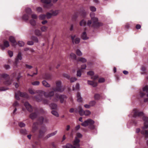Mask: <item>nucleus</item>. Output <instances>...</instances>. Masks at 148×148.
Instances as JSON below:
<instances>
[{"label":"nucleus","mask_w":148,"mask_h":148,"mask_svg":"<svg viewBox=\"0 0 148 148\" xmlns=\"http://www.w3.org/2000/svg\"><path fill=\"white\" fill-rule=\"evenodd\" d=\"M56 87L52 88V89L53 91H51L48 93L43 91H41L42 94H44V96L47 97H51L53 96L54 95V91H57L62 92L65 89V87L61 86V82L60 81L56 82Z\"/></svg>","instance_id":"f257e3e1"},{"label":"nucleus","mask_w":148,"mask_h":148,"mask_svg":"<svg viewBox=\"0 0 148 148\" xmlns=\"http://www.w3.org/2000/svg\"><path fill=\"white\" fill-rule=\"evenodd\" d=\"M47 131V129L45 126L42 127L39 130L38 134H34V143L36 145H40V139L42 138L45 133Z\"/></svg>","instance_id":"f03ea898"},{"label":"nucleus","mask_w":148,"mask_h":148,"mask_svg":"<svg viewBox=\"0 0 148 148\" xmlns=\"http://www.w3.org/2000/svg\"><path fill=\"white\" fill-rule=\"evenodd\" d=\"M9 75H1V77L4 80V83L5 85H10L12 82L15 79V80L18 82L19 81L21 76L20 75H18L16 78L14 77L13 75H11V76Z\"/></svg>","instance_id":"7ed1b4c3"},{"label":"nucleus","mask_w":148,"mask_h":148,"mask_svg":"<svg viewBox=\"0 0 148 148\" xmlns=\"http://www.w3.org/2000/svg\"><path fill=\"white\" fill-rule=\"evenodd\" d=\"M90 16L91 18V20H88L87 23V25L88 26L95 27L103 25L102 23H99L98 22V18L95 17V14L94 13H91Z\"/></svg>","instance_id":"20e7f679"},{"label":"nucleus","mask_w":148,"mask_h":148,"mask_svg":"<svg viewBox=\"0 0 148 148\" xmlns=\"http://www.w3.org/2000/svg\"><path fill=\"white\" fill-rule=\"evenodd\" d=\"M133 113V117H142L143 120L145 121L144 123L145 128L146 129L148 127V117L145 116L143 112H140L137 109H134Z\"/></svg>","instance_id":"39448f33"},{"label":"nucleus","mask_w":148,"mask_h":148,"mask_svg":"<svg viewBox=\"0 0 148 148\" xmlns=\"http://www.w3.org/2000/svg\"><path fill=\"white\" fill-rule=\"evenodd\" d=\"M90 77L93 80V81L90 80L88 81V84L91 85L93 87H95L97 85V83L95 82V81L97 79L98 80L99 83H103L104 82L105 80L104 78L101 77L98 79V75H89Z\"/></svg>","instance_id":"423d86ee"},{"label":"nucleus","mask_w":148,"mask_h":148,"mask_svg":"<svg viewBox=\"0 0 148 148\" xmlns=\"http://www.w3.org/2000/svg\"><path fill=\"white\" fill-rule=\"evenodd\" d=\"M48 120L46 117L44 118L42 116L39 117L37 122H34L33 124L32 127V132L34 133L38 129V125H42L43 122L47 123Z\"/></svg>","instance_id":"0eeeda50"},{"label":"nucleus","mask_w":148,"mask_h":148,"mask_svg":"<svg viewBox=\"0 0 148 148\" xmlns=\"http://www.w3.org/2000/svg\"><path fill=\"white\" fill-rule=\"evenodd\" d=\"M140 95L141 98L144 99L145 102H148V85L145 86L143 90L140 91Z\"/></svg>","instance_id":"6e6552de"},{"label":"nucleus","mask_w":148,"mask_h":148,"mask_svg":"<svg viewBox=\"0 0 148 148\" xmlns=\"http://www.w3.org/2000/svg\"><path fill=\"white\" fill-rule=\"evenodd\" d=\"M94 121L91 119H88L85 121L81 124V125L84 126L86 127L88 126L89 128L91 130H93L95 128V125H94Z\"/></svg>","instance_id":"1a4fd4ad"},{"label":"nucleus","mask_w":148,"mask_h":148,"mask_svg":"<svg viewBox=\"0 0 148 148\" xmlns=\"http://www.w3.org/2000/svg\"><path fill=\"white\" fill-rule=\"evenodd\" d=\"M67 98L66 96L65 95H59L58 94H56L55 95L53 101L57 102L58 101L59 99H60L61 103H62L63 102L64 99Z\"/></svg>","instance_id":"9d476101"},{"label":"nucleus","mask_w":148,"mask_h":148,"mask_svg":"<svg viewBox=\"0 0 148 148\" xmlns=\"http://www.w3.org/2000/svg\"><path fill=\"white\" fill-rule=\"evenodd\" d=\"M78 108L79 110V113L81 116L84 115H85L86 116H88L90 114V112L89 110H86L85 111H84L80 106H78Z\"/></svg>","instance_id":"9b49d317"},{"label":"nucleus","mask_w":148,"mask_h":148,"mask_svg":"<svg viewBox=\"0 0 148 148\" xmlns=\"http://www.w3.org/2000/svg\"><path fill=\"white\" fill-rule=\"evenodd\" d=\"M41 1L45 4L44 6L47 8H49L53 5L51 3V0H41Z\"/></svg>","instance_id":"f8f14e48"},{"label":"nucleus","mask_w":148,"mask_h":148,"mask_svg":"<svg viewBox=\"0 0 148 148\" xmlns=\"http://www.w3.org/2000/svg\"><path fill=\"white\" fill-rule=\"evenodd\" d=\"M41 91H43L42 90H39L38 92V95H37L34 97V98L36 101L38 102H40L42 101L43 98V97L44 96V94H42L41 93Z\"/></svg>","instance_id":"ddd939ff"},{"label":"nucleus","mask_w":148,"mask_h":148,"mask_svg":"<svg viewBox=\"0 0 148 148\" xmlns=\"http://www.w3.org/2000/svg\"><path fill=\"white\" fill-rule=\"evenodd\" d=\"M72 42L73 44H78L80 40V39L78 37H76L75 35H73L71 36Z\"/></svg>","instance_id":"4468645a"},{"label":"nucleus","mask_w":148,"mask_h":148,"mask_svg":"<svg viewBox=\"0 0 148 148\" xmlns=\"http://www.w3.org/2000/svg\"><path fill=\"white\" fill-rule=\"evenodd\" d=\"M26 94L25 93H23L20 91H18L17 93H16L15 95V98L16 99L19 100L20 98L19 96L21 97H25L26 96Z\"/></svg>","instance_id":"2eb2a0df"},{"label":"nucleus","mask_w":148,"mask_h":148,"mask_svg":"<svg viewBox=\"0 0 148 148\" xmlns=\"http://www.w3.org/2000/svg\"><path fill=\"white\" fill-rule=\"evenodd\" d=\"M24 105L29 112H31L33 111L32 107L28 102H25L24 103Z\"/></svg>","instance_id":"dca6fc26"},{"label":"nucleus","mask_w":148,"mask_h":148,"mask_svg":"<svg viewBox=\"0 0 148 148\" xmlns=\"http://www.w3.org/2000/svg\"><path fill=\"white\" fill-rule=\"evenodd\" d=\"M80 140L79 139L76 138L74 141L73 145H74L73 148H78L79 147V142Z\"/></svg>","instance_id":"f3484780"},{"label":"nucleus","mask_w":148,"mask_h":148,"mask_svg":"<svg viewBox=\"0 0 148 148\" xmlns=\"http://www.w3.org/2000/svg\"><path fill=\"white\" fill-rule=\"evenodd\" d=\"M57 131H56L53 132L48 134L46 136L43 138V139L44 140H46L49 138L57 134Z\"/></svg>","instance_id":"a211bd4d"},{"label":"nucleus","mask_w":148,"mask_h":148,"mask_svg":"<svg viewBox=\"0 0 148 148\" xmlns=\"http://www.w3.org/2000/svg\"><path fill=\"white\" fill-rule=\"evenodd\" d=\"M9 45V42L5 40L4 42L3 45H1V47L2 49L4 50L5 48L8 47Z\"/></svg>","instance_id":"6ab92c4d"},{"label":"nucleus","mask_w":148,"mask_h":148,"mask_svg":"<svg viewBox=\"0 0 148 148\" xmlns=\"http://www.w3.org/2000/svg\"><path fill=\"white\" fill-rule=\"evenodd\" d=\"M22 59V54L21 52H19L17 55V58L16 59L15 62L16 65L17 64L19 60H21Z\"/></svg>","instance_id":"aec40b11"},{"label":"nucleus","mask_w":148,"mask_h":148,"mask_svg":"<svg viewBox=\"0 0 148 148\" xmlns=\"http://www.w3.org/2000/svg\"><path fill=\"white\" fill-rule=\"evenodd\" d=\"M51 12L52 13V15L53 16H57L60 12V10H52L51 11Z\"/></svg>","instance_id":"412c9836"},{"label":"nucleus","mask_w":148,"mask_h":148,"mask_svg":"<svg viewBox=\"0 0 148 148\" xmlns=\"http://www.w3.org/2000/svg\"><path fill=\"white\" fill-rule=\"evenodd\" d=\"M37 114L36 112H34L31 113L29 115V117L32 119H34L37 116Z\"/></svg>","instance_id":"4be33fe9"},{"label":"nucleus","mask_w":148,"mask_h":148,"mask_svg":"<svg viewBox=\"0 0 148 148\" xmlns=\"http://www.w3.org/2000/svg\"><path fill=\"white\" fill-rule=\"evenodd\" d=\"M42 77L48 80H50L52 79V76L51 75H42Z\"/></svg>","instance_id":"5701e85b"},{"label":"nucleus","mask_w":148,"mask_h":148,"mask_svg":"<svg viewBox=\"0 0 148 148\" xmlns=\"http://www.w3.org/2000/svg\"><path fill=\"white\" fill-rule=\"evenodd\" d=\"M141 133L145 135L146 137H148V130H146L145 129H143L141 131Z\"/></svg>","instance_id":"b1692460"},{"label":"nucleus","mask_w":148,"mask_h":148,"mask_svg":"<svg viewBox=\"0 0 148 148\" xmlns=\"http://www.w3.org/2000/svg\"><path fill=\"white\" fill-rule=\"evenodd\" d=\"M77 61L82 63H85L87 62V60L85 58L81 57L78 59Z\"/></svg>","instance_id":"393cba45"},{"label":"nucleus","mask_w":148,"mask_h":148,"mask_svg":"<svg viewBox=\"0 0 148 148\" xmlns=\"http://www.w3.org/2000/svg\"><path fill=\"white\" fill-rule=\"evenodd\" d=\"M82 37L83 39L86 40L88 38V37L87 36L86 32H84L82 34Z\"/></svg>","instance_id":"a878e982"},{"label":"nucleus","mask_w":148,"mask_h":148,"mask_svg":"<svg viewBox=\"0 0 148 148\" xmlns=\"http://www.w3.org/2000/svg\"><path fill=\"white\" fill-rule=\"evenodd\" d=\"M42 83L43 85L46 87H49L50 86V84L45 80L42 81Z\"/></svg>","instance_id":"bb28decb"},{"label":"nucleus","mask_w":148,"mask_h":148,"mask_svg":"<svg viewBox=\"0 0 148 148\" xmlns=\"http://www.w3.org/2000/svg\"><path fill=\"white\" fill-rule=\"evenodd\" d=\"M49 106L52 109H56L57 105L55 103H51L49 105Z\"/></svg>","instance_id":"cd10ccee"},{"label":"nucleus","mask_w":148,"mask_h":148,"mask_svg":"<svg viewBox=\"0 0 148 148\" xmlns=\"http://www.w3.org/2000/svg\"><path fill=\"white\" fill-rule=\"evenodd\" d=\"M77 101L78 102H81L82 101V98L81 97L80 93L79 92H78L77 94Z\"/></svg>","instance_id":"c85d7f7f"},{"label":"nucleus","mask_w":148,"mask_h":148,"mask_svg":"<svg viewBox=\"0 0 148 148\" xmlns=\"http://www.w3.org/2000/svg\"><path fill=\"white\" fill-rule=\"evenodd\" d=\"M35 34L36 35L38 36H41L42 35V33L41 31L38 29H36L35 31Z\"/></svg>","instance_id":"c756f323"},{"label":"nucleus","mask_w":148,"mask_h":148,"mask_svg":"<svg viewBox=\"0 0 148 148\" xmlns=\"http://www.w3.org/2000/svg\"><path fill=\"white\" fill-rule=\"evenodd\" d=\"M73 146L70 144L68 143L66 144V145L63 146L62 147L63 148H73Z\"/></svg>","instance_id":"7c9ffc66"},{"label":"nucleus","mask_w":148,"mask_h":148,"mask_svg":"<svg viewBox=\"0 0 148 148\" xmlns=\"http://www.w3.org/2000/svg\"><path fill=\"white\" fill-rule=\"evenodd\" d=\"M9 40L12 43H14L16 42V40L14 37L12 36H10L9 38Z\"/></svg>","instance_id":"2f4dec72"},{"label":"nucleus","mask_w":148,"mask_h":148,"mask_svg":"<svg viewBox=\"0 0 148 148\" xmlns=\"http://www.w3.org/2000/svg\"><path fill=\"white\" fill-rule=\"evenodd\" d=\"M86 21L84 20H82L79 23V25L81 26H85L86 25Z\"/></svg>","instance_id":"473e14b6"},{"label":"nucleus","mask_w":148,"mask_h":148,"mask_svg":"<svg viewBox=\"0 0 148 148\" xmlns=\"http://www.w3.org/2000/svg\"><path fill=\"white\" fill-rule=\"evenodd\" d=\"M48 27L45 26H42L40 28V29L42 32H46L47 29Z\"/></svg>","instance_id":"72a5a7b5"},{"label":"nucleus","mask_w":148,"mask_h":148,"mask_svg":"<svg viewBox=\"0 0 148 148\" xmlns=\"http://www.w3.org/2000/svg\"><path fill=\"white\" fill-rule=\"evenodd\" d=\"M46 18V16L45 14H41L39 16V19L40 20H44Z\"/></svg>","instance_id":"f704fd0d"},{"label":"nucleus","mask_w":148,"mask_h":148,"mask_svg":"<svg viewBox=\"0 0 148 148\" xmlns=\"http://www.w3.org/2000/svg\"><path fill=\"white\" fill-rule=\"evenodd\" d=\"M31 39L33 40L35 42H38V38L34 36H32L31 38Z\"/></svg>","instance_id":"c9c22d12"},{"label":"nucleus","mask_w":148,"mask_h":148,"mask_svg":"<svg viewBox=\"0 0 148 148\" xmlns=\"http://www.w3.org/2000/svg\"><path fill=\"white\" fill-rule=\"evenodd\" d=\"M20 132L21 134L24 135H26L27 134V131L25 129H21Z\"/></svg>","instance_id":"e433bc0d"},{"label":"nucleus","mask_w":148,"mask_h":148,"mask_svg":"<svg viewBox=\"0 0 148 148\" xmlns=\"http://www.w3.org/2000/svg\"><path fill=\"white\" fill-rule=\"evenodd\" d=\"M30 23L32 26H35L36 25V22L34 19H31L30 21Z\"/></svg>","instance_id":"4c0bfd02"},{"label":"nucleus","mask_w":148,"mask_h":148,"mask_svg":"<svg viewBox=\"0 0 148 148\" xmlns=\"http://www.w3.org/2000/svg\"><path fill=\"white\" fill-rule=\"evenodd\" d=\"M70 57L71 59H76V56L75 54L73 53H71L70 54Z\"/></svg>","instance_id":"58836bf2"},{"label":"nucleus","mask_w":148,"mask_h":148,"mask_svg":"<svg viewBox=\"0 0 148 148\" xmlns=\"http://www.w3.org/2000/svg\"><path fill=\"white\" fill-rule=\"evenodd\" d=\"M28 91L29 93L32 95H33L36 92L34 90L31 88L29 89Z\"/></svg>","instance_id":"ea45409f"},{"label":"nucleus","mask_w":148,"mask_h":148,"mask_svg":"<svg viewBox=\"0 0 148 148\" xmlns=\"http://www.w3.org/2000/svg\"><path fill=\"white\" fill-rule=\"evenodd\" d=\"M76 53L77 55L80 56L82 55V53L81 51L79 49H77Z\"/></svg>","instance_id":"a19ab883"},{"label":"nucleus","mask_w":148,"mask_h":148,"mask_svg":"<svg viewBox=\"0 0 148 148\" xmlns=\"http://www.w3.org/2000/svg\"><path fill=\"white\" fill-rule=\"evenodd\" d=\"M94 97L95 99L98 100L100 97V95L98 94H95L94 95Z\"/></svg>","instance_id":"79ce46f5"},{"label":"nucleus","mask_w":148,"mask_h":148,"mask_svg":"<svg viewBox=\"0 0 148 148\" xmlns=\"http://www.w3.org/2000/svg\"><path fill=\"white\" fill-rule=\"evenodd\" d=\"M44 104H48L49 103V101L47 99H43L42 101Z\"/></svg>","instance_id":"37998d69"},{"label":"nucleus","mask_w":148,"mask_h":148,"mask_svg":"<svg viewBox=\"0 0 148 148\" xmlns=\"http://www.w3.org/2000/svg\"><path fill=\"white\" fill-rule=\"evenodd\" d=\"M46 16V17H47V18L48 19L50 18L53 16L51 13H50L49 12L47 13Z\"/></svg>","instance_id":"c03bdc74"},{"label":"nucleus","mask_w":148,"mask_h":148,"mask_svg":"<svg viewBox=\"0 0 148 148\" xmlns=\"http://www.w3.org/2000/svg\"><path fill=\"white\" fill-rule=\"evenodd\" d=\"M23 18L25 21H27L29 19V16L27 14H25L23 16Z\"/></svg>","instance_id":"a18cd8bd"},{"label":"nucleus","mask_w":148,"mask_h":148,"mask_svg":"<svg viewBox=\"0 0 148 148\" xmlns=\"http://www.w3.org/2000/svg\"><path fill=\"white\" fill-rule=\"evenodd\" d=\"M51 113L54 115L56 116V117H58L59 116V114L58 113L56 112L54 110H53L51 111Z\"/></svg>","instance_id":"49530a36"},{"label":"nucleus","mask_w":148,"mask_h":148,"mask_svg":"<svg viewBox=\"0 0 148 148\" xmlns=\"http://www.w3.org/2000/svg\"><path fill=\"white\" fill-rule=\"evenodd\" d=\"M32 85L35 86H38L40 84V82L38 81H34L32 83Z\"/></svg>","instance_id":"de8ad7c7"},{"label":"nucleus","mask_w":148,"mask_h":148,"mask_svg":"<svg viewBox=\"0 0 148 148\" xmlns=\"http://www.w3.org/2000/svg\"><path fill=\"white\" fill-rule=\"evenodd\" d=\"M25 11H26V13H27L28 14H30L31 13V12H32L31 9L29 8H26L25 9Z\"/></svg>","instance_id":"09e8293b"},{"label":"nucleus","mask_w":148,"mask_h":148,"mask_svg":"<svg viewBox=\"0 0 148 148\" xmlns=\"http://www.w3.org/2000/svg\"><path fill=\"white\" fill-rule=\"evenodd\" d=\"M79 88V83H77L75 87V88L74 87L73 88V90H78Z\"/></svg>","instance_id":"8fccbe9b"},{"label":"nucleus","mask_w":148,"mask_h":148,"mask_svg":"<svg viewBox=\"0 0 148 148\" xmlns=\"http://www.w3.org/2000/svg\"><path fill=\"white\" fill-rule=\"evenodd\" d=\"M18 125L21 127H24L25 126V124L22 122H19L18 123Z\"/></svg>","instance_id":"3c124183"},{"label":"nucleus","mask_w":148,"mask_h":148,"mask_svg":"<svg viewBox=\"0 0 148 148\" xmlns=\"http://www.w3.org/2000/svg\"><path fill=\"white\" fill-rule=\"evenodd\" d=\"M24 42L22 41H19L18 42V45L20 47H23L24 45Z\"/></svg>","instance_id":"603ef678"},{"label":"nucleus","mask_w":148,"mask_h":148,"mask_svg":"<svg viewBox=\"0 0 148 148\" xmlns=\"http://www.w3.org/2000/svg\"><path fill=\"white\" fill-rule=\"evenodd\" d=\"M39 112L40 113L45 114V111L42 108H40L38 110Z\"/></svg>","instance_id":"864d4df0"},{"label":"nucleus","mask_w":148,"mask_h":148,"mask_svg":"<svg viewBox=\"0 0 148 148\" xmlns=\"http://www.w3.org/2000/svg\"><path fill=\"white\" fill-rule=\"evenodd\" d=\"M37 11L38 12H42V10L41 8L38 7L36 8Z\"/></svg>","instance_id":"5fc2aeb1"},{"label":"nucleus","mask_w":148,"mask_h":148,"mask_svg":"<svg viewBox=\"0 0 148 148\" xmlns=\"http://www.w3.org/2000/svg\"><path fill=\"white\" fill-rule=\"evenodd\" d=\"M96 103V102L95 101H91L89 102V105L91 106H93L94 105H95V104Z\"/></svg>","instance_id":"6e6d98bb"},{"label":"nucleus","mask_w":148,"mask_h":148,"mask_svg":"<svg viewBox=\"0 0 148 148\" xmlns=\"http://www.w3.org/2000/svg\"><path fill=\"white\" fill-rule=\"evenodd\" d=\"M83 72V70L81 68L77 71V74H81Z\"/></svg>","instance_id":"4d7b16f0"},{"label":"nucleus","mask_w":148,"mask_h":148,"mask_svg":"<svg viewBox=\"0 0 148 148\" xmlns=\"http://www.w3.org/2000/svg\"><path fill=\"white\" fill-rule=\"evenodd\" d=\"M8 55L10 57H12L13 55V52L12 51H8Z\"/></svg>","instance_id":"13d9d810"},{"label":"nucleus","mask_w":148,"mask_h":148,"mask_svg":"<svg viewBox=\"0 0 148 148\" xmlns=\"http://www.w3.org/2000/svg\"><path fill=\"white\" fill-rule=\"evenodd\" d=\"M90 9L91 11L95 12L96 10V8L94 6H91L90 7Z\"/></svg>","instance_id":"bf43d9fd"},{"label":"nucleus","mask_w":148,"mask_h":148,"mask_svg":"<svg viewBox=\"0 0 148 148\" xmlns=\"http://www.w3.org/2000/svg\"><path fill=\"white\" fill-rule=\"evenodd\" d=\"M32 19H36L37 18V16L36 14H33L32 15Z\"/></svg>","instance_id":"052dcab7"},{"label":"nucleus","mask_w":148,"mask_h":148,"mask_svg":"<svg viewBox=\"0 0 148 148\" xmlns=\"http://www.w3.org/2000/svg\"><path fill=\"white\" fill-rule=\"evenodd\" d=\"M77 137H76L75 138H77H77H80L82 137V135L80 133H78L77 134H76ZM76 138H75V139Z\"/></svg>","instance_id":"680f3d73"},{"label":"nucleus","mask_w":148,"mask_h":148,"mask_svg":"<svg viewBox=\"0 0 148 148\" xmlns=\"http://www.w3.org/2000/svg\"><path fill=\"white\" fill-rule=\"evenodd\" d=\"M86 64H84L82 65L81 66L80 68L82 70L86 69Z\"/></svg>","instance_id":"e2e57ef3"},{"label":"nucleus","mask_w":148,"mask_h":148,"mask_svg":"<svg viewBox=\"0 0 148 148\" xmlns=\"http://www.w3.org/2000/svg\"><path fill=\"white\" fill-rule=\"evenodd\" d=\"M77 80V79L75 77H72L70 79V82H73Z\"/></svg>","instance_id":"0e129e2a"},{"label":"nucleus","mask_w":148,"mask_h":148,"mask_svg":"<svg viewBox=\"0 0 148 148\" xmlns=\"http://www.w3.org/2000/svg\"><path fill=\"white\" fill-rule=\"evenodd\" d=\"M25 67L26 68L28 69H31L32 68V66L28 64H26L25 65Z\"/></svg>","instance_id":"69168bd1"},{"label":"nucleus","mask_w":148,"mask_h":148,"mask_svg":"<svg viewBox=\"0 0 148 148\" xmlns=\"http://www.w3.org/2000/svg\"><path fill=\"white\" fill-rule=\"evenodd\" d=\"M27 44L29 45H32L34 44V42L32 41H28Z\"/></svg>","instance_id":"338daca9"},{"label":"nucleus","mask_w":148,"mask_h":148,"mask_svg":"<svg viewBox=\"0 0 148 148\" xmlns=\"http://www.w3.org/2000/svg\"><path fill=\"white\" fill-rule=\"evenodd\" d=\"M4 68L6 69H8L10 68V66L8 65H5L4 66Z\"/></svg>","instance_id":"774afa93"}]
</instances>
